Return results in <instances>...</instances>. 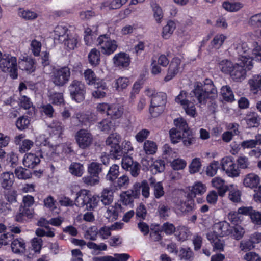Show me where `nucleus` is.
<instances>
[{
	"label": "nucleus",
	"mask_w": 261,
	"mask_h": 261,
	"mask_svg": "<svg viewBox=\"0 0 261 261\" xmlns=\"http://www.w3.org/2000/svg\"><path fill=\"white\" fill-rule=\"evenodd\" d=\"M217 97L216 88L211 80L206 79L203 83L196 82L189 95L185 91H181L175 101L180 105L187 115L194 117L196 108L192 99L195 101V98L199 103L205 104L207 100L214 99Z\"/></svg>",
	"instance_id": "1"
},
{
	"label": "nucleus",
	"mask_w": 261,
	"mask_h": 261,
	"mask_svg": "<svg viewBox=\"0 0 261 261\" xmlns=\"http://www.w3.org/2000/svg\"><path fill=\"white\" fill-rule=\"evenodd\" d=\"M231 47L239 56V61L250 70L253 66L252 60L261 61V44L253 41L250 43V47L240 37L236 38L231 45Z\"/></svg>",
	"instance_id": "2"
},
{
	"label": "nucleus",
	"mask_w": 261,
	"mask_h": 261,
	"mask_svg": "<svg viewBox=\"0 0 261 261\" xmlns=\"http://www.w3.org/2000/svg\"><path fill=\"white\" fill-rule=\"evenodd\" d=\"M100 201L98 195H93L88 190L81 189L76 193L75 204L88 211H92L97 207Z\"/></svg>",
	"instance_id": "3"
},
{
	"label": "nucleus",
	"mask_w": 261,
	"mask_h": 261,
	"mask_svg": "<svg viewBox=\"0 0 261 261\" xmlns=\"http://www.w3.org/2000/svg\"><path fill=\"white\" fill-rule=\"evenodd\" d=\"M0 70L4 73H9L13 79L18 77L17 58L9 54H4L0 63Z\"/></svg>",
	"instance_id": "4"
},
{
	"label": "nucleus",
	"mask_w": 261,
	"mask_h": 261,
	"mask_svg": "<svg viewBox=\"0 0 261 261\" xmlns=\"http://www.w3.org/2000/svg\"><path fill=\"white\" fill-rule=\"evenodd\" d=\"M102 165L101 164L92 162L88 166L89 175L84 176L83 180L86 184L94 186L99 182V174L102 172Z\"/></svg>",
	"instance_id": "5"
},
{
	"label": "nucleus",
	"mask_w": 261,
	"mask_h": 261,
	"mask_svg": "<svg viewBox=\"0 0 261 261\" xmlns=\"http://www.w3.org/2000/svg\"><path fill=\"white\" fill-rule=\"evenodd\" d=\"M70 76L69 68L64 67L60 69H55L50 73L51 81L56 86H62L66 84Z\"/></svg>",
	"instance_id": "6"
},
{
	"label": "nucleus",
	"mask_w": 261,
	"mask_h": 261,
	"mask_svg": "<svg viewBox=\"0 0 261 261\" xmlns=\"http://www.w3.org/2000/svg\"><path fill=\"white\" fill-rule=\"evenodd\" d=\"M97 43L102 53L106 55L114 53L118 47L117 42L106 35L100 36L97 38Z\"/></svg>",
	"instance_id": "7"
},
{
	"label": "nucleus",
	"mask_w": 261,
	"mask_h": 261,
	"mask_svg": "<svg viewBox=\"0 0 261 261\" xmlns=\"http://www.w3.org/2000/svg\"><path fill=\"white\" fill-rule=\"evenodd\" d=\"M220 167L229 177H237L240 175V170L230 156L223 158L220 163Z\"/></svg>",
	"instance_id": "8"
},
{
	"label": "nucleus",
	"mask_w": 261,
	"mask_h": 261,
	"mask_svg": "<svg viewBox=\"0 0 261 261\" xmlns=\"http://www.w3.org/2000/svg\"><path fill=\"white\" fill-rule=\"evenodd\" d=\"M70 96L77 102L82 101L85 98V86L80 81L74 80L69 86Z\"/></svg>",
	"instance_id": "9"
},
{
	"label": "nucleus",
	"mask_w": 261,
	"mask_h": 261,
	"mask_svg": "<svg viewBox=\"0 0 261 261\" xmlns=\"http://www.w3.org/2000/svg\"><path fill=\"white\" fill-rule=\"evenodd\" d=\"M171 141L176 144L182 141L184 145L189 146L195 140L193 132H169Z\"/></svg>",
	"instance_id": "10"
},
{
	"label": "nucleus",
	"mask_w": 261,
	"mask_h": 261,
	"mask_svg": "<svg viewBox=\"0 0 261 261\" xmlns=\"http://www.w3.org/2000/svg\"><path fill=\"white\" fill-rule=\"evenodd\" d=\"M122 157V167L125 170L129 171L133 176L137 177L140 173L139 164L136 161H134L133 158L127 155H124Z\"/></svg>",
	"instance_id": "11"
},
{
	"label": "nucleus",
	"mask_w": 261,
	"mask_h": 261,
	"mask_svg": "<svg viewBox=\"0 0 261 261\" xmlns=\"http://www.w3.org/2000/svg\"><path fill=\"white\" fill-rule=\"evenodd\" d=\"M181 60L178 57H175L171 60L168 69L167 75L164 77L165 82H168L174 78L182 69Z\"/></svg>",
	"instance_id": "12"
},
{
	"label": "nucleus",
	"mask_w": 261,
	"mask_h": 261,
	"mask_svg": "<svg viewBox=\"0 0 261 261\" xmlns=\"http://www.w3.org/2000/svg\"><path fill=\"white\" fill-rule=\"evenodd\" d=\"M232 226L225 221L219 222L214 224L213 231L211 233L220 237L229 236L232 233Z\"/></svg>",
	"instance_id": "13"
},
{
	"label": "nucleus",
	"mask_w": 261,
	"mask_h": 261,
	"mask_svg": "<svg viewBox=\"0 0 261 261\" xmlns=\"http://www.w3.org/2000/svg\"><path fill=\"white\" fill-rule=\"evenodd\" d=\"M84 76L87 84L97 85V87H101L103 89H107V84L105 81L97 78L94 71L91 69H86L84 72Z\"/></svg>",
	"instance_id": "14"
},
{
	"label": "nucleus",
	"mask_w": 261,
	"mask_h": 261,
	"mask_svg": "<svg viewBox=\"0 0 261 261\" xmlns=\"http://www.w3.org/2000/svg\"><path fill=\"white\" fill-rule=\"evenodd\" d=\"M121 141V137L117 133H112L108 137L106 141V144L110 146V154L114 158H116L117 154H115L114 151L115 150L120 149V145H119Z\"/></svg>",
	"instance_id": "15"
},
{
	"label": "nucleus",
	"mask_w": 261,
	"mask_h": 261,
	"mask_svg": "<svg viewBox=\"0 0 261 261\" xmlns=\"http://www.w3.org/2000/svg\"><path fill=\"white\" fill-rule=\"evenodd\" d=\"M76 142L81 149H86L90 146L93 142V136L88 132H77L75 135Z\"/></svg>",
	"instance_id": "16"
},
{
	"label": "nucleus",
	"mask_w": 261,
	"mask_h": 261,
	"mask_svg": "<svg viewBox=\"0 0 261 261\" xmlns=\"http://www.w3.org/2000/svg\"><path fill=\"white\" fill-rule=\"evenodd\" d=\"M241 63H243L241 61ZM241 65L240 63H236L234 64V67L230 72L229 75L231 79L236 82H241L245 79L246 76V70H248L243 64Z\"/></svg>",
	"instance_id": "17"
},
{
	"label": "nucleus",
	"mask_w": 261,
	"mask_h": 261,
	"mask_svg": "<svg viewBox=\"0 0 261 261\" xmlns=\"http://www.w3.org/2000/svg\"><path fill=\"white\" fill-rule=\"evenodd\" d=\"M40 152L37 154L29 153L25 154L23 159L24 166L29 168L33 169L40 163V157H42V149H40Z\"/></svg>",
	"instance_id": "18"
},
{
	"label": "nucleus",
	"mask_w": 261,
	"mask_h": 261,
	"mask_svg": "<svg viewBox=\"0 0 261 261\" xmlns=\"http://www.w3.org/2000/svg\"><path fill=\"white\" fill-rule=\"evenodd\" d=\"M112 60L115 66L119 68L128 67L130 62L129 55L124 52H120L115 54Z\"/></svg>",
	"instance_id": "19"
},
{
	"label": "nucleus",
	"mask_w": 261,
	"mask_h": 261,
	"mask_svg": "<svg viewBox=\"0 0 261 261\" xmlns=\"http://www.w3.org/2000/svg\"><path fill=\"white\" fill-rule=\"evenodd\" d=\"M260 178L254 173H250L246 174L243 179V185L246 188L251 189H257L260 182Z\"/></svg>",
	"instance_id": "20"
},
{
	"label": "nucleus",
	"mask_w": 261,
	"mask_h": 261,
	"mask_svg": "<svg viewBox=\"0 0 261 261\" xmlns=\"http://www.w3.org/2000/svg\"><path fill=\"white\" fill-rule=\"evenodd\" d=\"M33 213V208H25L20 206L18 212L15 216V220L18 222L24 223L32 218Z\"/></svg>",
	"instance_id": "21"
},
{
	"label": "nucleus",
	"mask_w": 261,
	"mask_h": 261,
	"mask_svg": "<svg viewBox=\"0 0 261 261\" xmlns=\"http://www.w3.org/2000/svg\"><path fill=\"white\" fill-rule=\"evenodd\" d=\"M19 68L27 71L29 73L33 72L36 69L35 60L30 57H24L20 58L18 61Z\"/></svg>",
	"instance_id": "22"
},
{
	"label": "nucleus",
	"mask_w": 261,
	"mask_h": 261,
	"mask_svg": "<svg viewBox=\"0 0 261 261\" xmlns=\"http://www.w3.org/2000/svg\"><path fill=\"white\" fill-rule=\"evenodd\" d=\"M148 182H150V186L153 190V193L156 199H160L165 194V191L162 181H156L154 177H150Z\"/></svg>",
	"instance_id": "23"
},
{
	"label": "nucleus",
	"mask_w": 261,
	"mask_h": 261,
	"mask_svg": "<svg viewBox=\"0 0 261 261\" xmlns=\"http://www.w3.org/2000/svg\"><path fill=\"white\" fill-rule=\"evenodd\" d=\"M225 182V180L220 177H215L211 181L212 186L217 190L218 193L221 197H223L228 190V186Z\"/></svg>",
	"instance_id": "24"
},
{
	"label": "nucleus",
	"mask_w": 261,
	"mask_h": 261,
	"mask_svg": "<svg viewBox=\"0 0 261 261\" xmlns=\"http://www.w3.org/2000/svg\"><path fill=\"white\" fill-rule=\"evenodd\" d=\"M14 181V176L13 172H6L3 173L0 176V184L5 190H10Z\"/></svg>",
	"instance_id": "25"
},
{
	"label": "nucleus",
	"mask_w": 261,
	"mask_h": 261,
	"mask_svg": "<svg viewBox=\"0 0 261 261\" xmlns=\"http://www.w3.org/2000/svg\"><path fill=\"white\" fill-rule=\"evenodd\" d=\"M128 0H105L101 3L100 9L107 11L111 9H116L120 8L125 4Z\"/></svg>",
	"instance_id": "26"
},
{
	"label": "nucleus",
	"mask_w": 261,
	"mask_h": 261,
	"mask_svg": "<svg viewBox=\"0 0 261 261\" xmlns=\"http://www.w3.org/2000/svg\"><path fill=\"white\" fill-rule=\"evenodd\" d=\"M248 24L261 37V12L251 15L248 19Z\"/></svg>",
	"instance_id": "27"
},
{
	"label": "nucleus",
	"mask_w": 261,
	"mask_h": 261,
	"mask_svg": "<svg viewBox=\"0 0 261 261\" xmlns=\"http://www.w3.org/2000/svg\"><path fill=\"white\" fill-rule=\"evenodd\" d=\"M130 84L129 79L125 76H118L113 82V88L118 92L122 91Z\"/></svg>",
	"instance_id": "28"
},
{
	"label": "nucleus",
	"mask_w": 261,
	"mask_h": 261,
	"mask_svg": "<svg viewBox=\"0 0 261 261\" xmlns=\"http://www.w3.org/2000/svg\"><path fill=\"white\" fill-rule=\"evenodd\" d=\"M248 84L250 90L253 93L256 94L261 88V74H255L251 76L248 80Z\"/></svg>",
	"instance_id": "29"
},
{
	"label": "nucleus",
	"mask_w": 261,
	"mask_h": 261,
	"mask_svg": "<svg viewBox=\"0 0 261 261\" xmlns=\"http://www.w3.org/2000/svg\"><path fill=\"white\" fill-rule=\"evenodd\" d=\"M176 28V25L175 22L172 20L168 21L166 24L165 25L162 29L161 35L164 39H169Z\"/></svg>",
	"instance_id": "30"
},
{
	"label": "nucleus",
	"mask_w": 261,
	"mask_h": 261,
	"mask_svg": "<svg viewBox=\"0 0 261 261\" xmlns=\"http://www.w3.org/2000/svg\"><path fill=\"white\" fill-rule=\"evenodd\" d=\"M167 102V95L164 92H157L151 98L150 105L165 108Z\"/></svg>",
	"instance_id": "31"
},
{
	"label": "nucleus",
	"mask_w": 261,
	"mask_h": 261,
	"mask_svg": "<svg viewBox=\"0 0 261 261\" xmlns=\"http://www.w3.org/2000/svg\"><path fill=\"white\" fill-rule=\"evenodd\" d=\"M194 200L190 194H188L185 201L181 202L179 210L182 213H187L192 212L195 209Z\"/></svg>",
	"instance_id": "32"
},
{
	"label": "nucleus",
	"mask_w": 261,
	"mask_h": 261,
	"mask_svg": "<svg viewBox=\"0 0 261 261\" xmlns=\"http://www.w3.org/2000/svg\"><path fill=\"white\" fill-rule=\"evenodd\" d=\"M219 238L220 237L214 233H208L207 234V239L212 244L214 250L222 251L224 250V244Z\"/></svg>",
	"instance_id": "33"
},
{
	"label": "nucleus",
	"mask_w": 261,
	"mask_h": 261,
	"mask_svg": "<svg viewBox=\"0 0 261 261\" xmlns=\"http://www.w3.org/2000/svg\"><path fill=\"white\" fill-rule=\"evenodd\" d=\"M133 150V147L132 146L131 142L130 141H125L122 143V146H120V149L115 150L114 152L116 155V159H119L124 155H127L129 151Z\"/></svg>",
	"instance_id": "34"
},
{
	"label": "nucleus",
	"mask_w": 261,
	"mask_h": 261,
	"mask_svg": "<svg viewBox=\"0 0 261 261\" xmlns=\"http://www.w3.org/2000/svg\"><path fill=\"white\" fill-rule=\"evenodd\" d=\"M11 246L13 252L16 253L24 252L25 250V243L22 238L14 239Z\"/></svg>",
	"instance_id": "35"
},
{
	"label": "nucleus",
	"mask_w": 261,
	"mask_h": 261,
	"mask_svg": "<svg viewBox=\"0 0 261 261\" xmlns=\"http://www.w3.org/2000/svg\"><path fill=\"white\" fill-rule=\"evenodd\" d=\"M123 113V109L122 107L118 104H111L110 109L108 111V115L112 119H118L120 118Z\"/></svg>",
	"instance_id": "36"
},
{
	"label": "nucleus",
	"mask_w": 261,
	"mask_h": 261,
	"mask_svg": "<svg viewBox=\"0 0 261 261\" xmlns=\"http://www.w3.org/2000/svg\"><path fill=\"white\" fill-rule=\"evenodd\" d=\"M89 63L93 66H97L100 63V53L96 48L92 49L88 55Z\"/></svg>",
	"instance_id": "37"
},
{
	"label": "nucleus",
	"mask_w": 261,
	"mask_h": 261,
	"mask_svg": "<svg viewBox=\"0 0 261 261\" xmlns=\"http://www.w3.org/2000/svg\"><path fill=\"white\" fill-rule=\"evenodd\" d=\"M113 191L112 189L108 188L104 189L101 193V196H99L100 200L105 205H109L113 200Z\"/></svg>",
	"instance_id": "38"
},
{
	"label": "nucleus",
	"mask_w": 261,
	"mask_h": 261,
	"mask_svg": "<svg viewBox=\"0 0 261 261\" xmlns=\"http://www.w3.org/2000/svg\"><path fill=\"white\" fill-rule=\"evenodd\" d=\"M220 93L225 101L231 102L235 100L233 92L230 87L228 85L222 87Z\"/></svg>",
	"instance_id": "39"
},
{
	"label": "nucleus",
	"mask_w": 261,
	"mask_h": 261,
	"mask_svg": "<svg viewBox=\"0 0 261 261\" xmlns=\"http://www.w3.org/2000/svg\"><path fill=\"white\" fill-rule=\"evenodd\" d=\"M235 63L229 60L224 59L219 63V68L223 73L229 75Z\"/></svg>",
	"instance_id": "40"
},
{
	"label": "nucleus",
	"mask_w": 261,
	"mask_h": 261,
	"mask_svg": "<svg viewBox=\"0 0 261 261\" xmlns=\"http://www.w3.org/2000/svg\"><path fill=\"white\" fill-rule=\"evenodd\" d=\"M120 206V205L115 204V206H111L108 207L106 216L108 221L113 222L118 219V211Z\"/></svg>",
	"instance_id": "41"
},
{
	"label": "nucleus",
	"mask_w": 261,
	"mask_h": 261,
	"mask_svg": "<svg viewBox=\"0 0 261 261\" xmlns=\"http://www.w3.org/2000/svg\"><path fill=\"white\" fill-rule=\"evenodd\" d=\"M14 173L16 177L19 179H27L32 177L31 171L22 166H18L15 168Z\"/></svg>",
	"instance_id": "42"
},
{
	"label": "nucleus",
	"mask_w": 261,
	"mask_h": 261,
	"mask_svg": "<svg viewBox=\"0 0 261 261\" xmlns=\"http://www.w3.org/2000/svg\"><path fill=\"white\" fill-rule=\"evenodd\" d=\"M66 39L64 38L65 45L70 49H73L76 47L79 40V37L76 34H68Z\"/></svg>",
	"instance_id": "43"
},
{
	"label": "nucleus",
	"mask_w": 261,
	"mask_h": 261,
	"mask_svg": "<svg viewBox=\"0 0 261 261\" xmlns=\"http://www.w3.org/2000/svg\"><path fill=\"white\" fill-rule=\"evenodd\" d=\"M153 17L157 23H161L163 19L164 12L162 8L157 4L151 5Z\"/></svg>",
	"instance_id": "44"
},
{
	"label": "nucleus",
	"mask_w": 261,
	"mask_h": 261,
	"mask_svg": "<svg viewBox=\"0 0 261 261\" xmlns=\"http://www.w3.org/2000/svg\"><path fill=\"white\" fill-rule=\"evenodd\" d=\"M227 38V37L224 34H217L211 41V45L215 48L219 49L223 45Z\"/></svg>",
	"instance_id": "45"
},
{
	"label": "nucleus",
	"mask_w": 261,
	"mask_h": 261,
	"mask_svg": "<svg viewBox=\"0 0 261 261\" xmlns=\"http://www.w3.org/2000/svg\"><path fill=\"white\" fill-rule=\"evenodd\" d=\"M119 166L116 164H113L110 167L106 175L107 180L110 181L113 184L118 178L119 175Z\"/></svg>",
	"instance_id": "46"
},
{
	"label": "nucleus",
	"mask_w": 261,
	"mask_h": 261,
	"mask_svg": "<svg viewBox=\"0 0 261 261\" xmlns=\"http://www.w3.org/2000/svg\"><path fill=\"white\" fill-rule=\"evenodd\" d=\"M129 183V179L127 176L123 175L117 178V181H114L113 185L114 189L117 190L121 188H126Z\"/></svg>",
	"instance_id": "47"
},
{
	"label": "nucleus",
	"mask_w": 261,
	"mask_h": 261,
	"mask_svg": "<svg viewBox=\"0 0 261 261\" xmlns=\"http://www.w3.org/2000/svg\"><path fill=\"white\" fill-rule=\"evenodd\" d=\"M18 15L27 20H33L38 17V14L34 11L29 9L20 8L18 10Z\"/></svg>",
	"instance_id": "48"
},
{
	"label": "nucleus",
	"mask_w": 261,
	"mask_h": 261,
	"mask_svg": "<svg viewBox=\"0 0 261 261\" xmlns=\"http://www.w3.org/2000/svg\"><path fill=\"white\" fill-rule=\"evenodd\" d=\"M120 198L123 204L125 205L133 204L134 199L137 198L135 197L133 192L129 190L123 192L120 195Z\"/></svg>",
	"instance_id": "49"
},
{
	"label": "nucleus",
	"mask_w": 261,
	"mask_h": 261,
	"mask_svg": "<svg viewBox=\"0 0 261 261\" xmlns=\"http://www.w3.org/2000/svg\"><path fill=\"white\" fill-rule=\"evenodd\" d=\"M222 7L227 11L236 12L241 9L243 5L238 2L225 1L222 3Z\"/></svg>",
	"instance_id": "50"
},
{
	"label": "nucleus",
	"mask_w": 261,
	"mask_h": 261,
	"mask_svg": "<svg viewBox=\"0 0 261 261\" xmlns=\"http://www.w3.org/2000/svg\"><path fill=\"white\" fill-rule=\"evenodd\" d=\"M165 162L162 159L156 160L150 166L151 170L153 174L163 172L165 169Z\"/></svg>",
	"instance_id": "51"
},
{
	"label": "nucleus",
	"mask_w": 261,
	"mask_h": 261,
	"mask_svg": "<svg viewBox=\"0 0 261 261\" xmlns=\"http://www.w3.org/2000/svg\"><path fill=\"white\" fill-rule=\"evenodd\" d=\"M206 191V187L205 185L201 182H198L196 183L192 188L190 196L192 197H195L196 195H202Z\"/></svg>",
	"instance_id": "52"
},
{
	"label": "nucleus",
	"mask_w": 261,
	"mask_h": 261,
	"mask_svg": "<svg viewBox=\"0 0 261 261\" xmlns=\"http://www.w3.org/2000/svg\"><path fill=\"white\" fill-rule=\"evenodd\" d=\"M70 172L73 175L81 177L83 173V165L79 163H72L69 168Z\"/></svg>",
	"instance_id": "53"
},
{
	"label": "nucleus",
	"mask_w": 261,
	"mask_h": 261,
	"mask_svg": "<svg viewBox=\"0 0 261 261\" xmlns=\"http://www.w3.org/2000/svg\"><path fill=\"white\" fill-rule=\"evenodd\" d=\"M259 118L255 113L248 115L246 119V123L249 128L257 126L259 124Z\"/></svg>",
	"instance_id": "54"
},
{
	"label": "nucleus",
	"mask_w": 261,
	"mask_h": 261,
	"mask_svg": "<svg viewBox=\"0 0 261 261\" xmlns=\"http://www.w3.org/2000/svg\"><path fill=\"white\" fill-rule=\"evenodd\" d=\"M220 167L218 161H213L206 167V174L208 176L213 177L217 174L218 169Z\"/></svg>",
	"instance_id": "55"
},
{
	"label": "nucleus",
	"mask_w": 261,
	"mask_h": 261,
	"mask_svg": "<svg viewBox=\"0 0 261 261\" xmlns=\"http://www.w3.org/2000/svg\"><path fill=\"white\" fill-rule=\"evenodd\" d=\"M67 31L68 29L66 25L64 24L58 25L54 30L55 39L62 41L61 38L64 37V36L66 35Z\"/></svg>",
	"instance_id": "56"
},
{
	"label": "nucleus",
	"mask_w": 261,
	"mask_h": 261,
	"mask_svg": "<svg viewBox=\"0 0 261 261\" xmlns=\"http://www.w3.org/2000/svg\"><path fill=\"white\" fill-rule=\"evenodd\" d=\"M144 150L147 154H154L157 150V145L155 142L147 140L144 144Z\"/></svg>",
	"instance_id": "57"
},
{
	"label": "nucleus",
	"mask_w": 261,
	"mask_h": 261,
	"mask_svg": "<svg viewBox=\"0 0 261 261\" xmlns=\"http://www.w3.org/2000/svg\"><path fill=\"white\" fill-rule=\"evenodd\" d=\"M119 225V223L118 222H116L115 223V227L112 225L111 227H107V226H103L101 227L99 230V233L100 236V237L102 239H107L108 238L109 236L111 235V230H114L116 228H117V226Z\"/></svg>",
	"instance_id": "58"
},
{
	"label": "nucleus",
	"mask_w": 261,
	"mask_h": 261,
	"mask_svg": "<svg viewBox=\"0 0 261 261\" xmlns=\"http://www.w3.org/2000/svg\"><path fill=\"white\" fill-rule=\"evenodd\" d=\"M7 163L8 166L12 168H16L18 165V158L17 155L13 152H11L7 155Z\"/></svg>",
	"instance_id": "59"
},
{
	"label": "nucleus",
	"mask_w": 261,
	"mask_h": 261,
	"mask_svg": "<svg viewBox=\"0 0 261 261\" xmlns=\"http://www.w3.org/2000/svg\"><path fill=\"white\" fill-rule=\"evenodd\" d=\"M30 124V119L24 116L19 117L16 122V126L20 130L28 129Z\"/></svg>",
	"instance_id": "60"
},
{
	"label": "nucleus",
	"mask_w": 261,
	"mask_h": 261,
	"mask_svg": "<svg viewBox=\"0 0 261 261\" xmlns=\"http://www.w3.org/2000/svg\"><path fill=\"white\" fill-rule=\"evenodd\" d=\"M201 165L200 158H195L193 159L189 167L190 173L194 174L199 172Z\"/></svg>",
	"instance_id": "61"
},
{
	"label": "nucleus",
	"mask_w": 261,
	"mask_h": 261,
	"mask_svg": "<svg viewBox=\"0 0 261 261\" xmlns=\"http://www.w3.org/2000/svg\"><path fill=\"white\" fill-rule=\"evenodd\" d=\"M176 227L171 223L165 222L161 227V231L164 232L166 235H172L176 231Z\"/></svg>",
	"instance_id": "62"
},
{
	"label": "nucleus",
	"mask_w": 261,
	"mask_h": 261,
	"mask_svg": "<svg viewBox=\"0 0 261 261\" xmlns=\"http://www.w3.org/2000/svg\"><path fill=\"white\" fill-rule=\"evenodd\" d=\"M98 128L101 130H109L114 129V125L112 121L110 119L102 120L98 125Z\"/></svg>",
	"instance_id": "63"
},
{
	"label": "nucleus",
	"mask_w": 261,
	"mask_h": 261,
	"mask_svg": "<svg viewBox=\"0 0 261 261\" xmlns=\"http://www.w3.org/2000/svg\"><path fill=\"white\" fill-rule=\"evenodd\" d=\"M95 38V35L90 28H87L84 31V39L87 45H91Z\"/></svg>",
	"instance_id": "64"
}]
</instances>
